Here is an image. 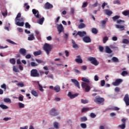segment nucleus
Wrapping results in <instances>:
<instances>
[{
	"label": "nucleus",
	"instance_id": "f257e3e1",
	"mask_svg": "<svg viewBox=\"0 0 129 129\" xmlns=\"http://www.w3.org/2000/svg\"><path fill=\"white\" fill-rule=\"evenodd\" d=\"M52 49L53 47L52 45L48 43H45L43 46V50L46 52L47 55H49L50 52L52 51Z\"/></svg>",
	"mask_w": 129,
	"mask_h": 129
},
{
	"label": "nucleus",
	"instance_id": "f03ea898",
	"mask_svg": "<svg viewBox=\"0 0 129 129\" xmlns=\"http://www.w3.org/2000/svg\"><path fill=\"white\" fill-rule=\"evenodd\" d=\"M104 100V98L100 97V96H97L95 97L94 101L96 104H103Z\"/></svg>",
	"mask_w": 129,
	"mask_h": 129
},
{
	"label": "nucleus",
	"instance_id": "7ed1b4c3",
	"mask_svg": "<svg viewBox=\"0 0 129 129\" xmlns=\"http://www.w3.org/2000/svg\"><path fill=\"white\" fill-rule=\"evenodd\" d=\"M86 35V32L85 31H78L74 30L73 35L74 36L75 38H77V36H79L81 37H84Z\"/></svg>",
	"mask_w": 129,
	"mask_h": 129
},
{
	"label": "nucleus",
	"instance_id": "20e7f679",
	"mask_svg": "<svg viewBox=\"0 0 129 129\" xmlns=\"http://www.w3.org/2000/svg\"><path fill=\"white\" fill-rule=\"evenodd\" d=\"M30 76L31 77H40V74L37 69H32L30 71Z\"/></svg>",
	"mask_w": 129,
	"mask_h": 129
},
{
	"label": "nucleus",
	"instance_id": "39448f33",
	"mask_svg": "<svg viewBox=\"0 0 129 129\" xmlns=\"http://www.w3.org/2000/svg\"><path fill=\"white\" fill-rule=\"evenodd\" d=\"M88 60L91 62V64L95 65V66H97V65L99 64V62L97 61L96 58L95 57H90L88 58Z\"/></svg>",
	"mask_w": 129,
	"mask_h": 129
},
{
	"label": "nucleus",
	"instance_id": "423d86ee",
	"mask_svg": "<svg viewBox=\"0 0 129 129\" xmlns=\"http://www.w3.org/2000/svg\"><path fill=\"white\" fill-rule=\"evenodd\" d=\"M81 85L82 88L85 89L86 92H89V91H90V86L88 85V84L85 82H82Z\"/></svg>",
	"mask_w": 129,
	"mask_h": 129
},
{
	"label": "nucleus",
	"instance_id": "0eeeda50",
	"mask_svg": "<svg viewBox=\"0 0 129 129\" xmlns=\"http://www.w3.org/2000/svg\"><path fill=\"white\" fill-rule=\"evenodd\" d=\"M56 26L58 34H61L62 32L64 31V27H63L62 24H60L59 25L57 24Z\"/></svg>",
	"mask_w": 129,
	"mask_h": 129
},
{
	"label": "nucleus",
	"instance_id": "6e6552de",
	"mask_svg": "<svg viewBox=\"0 0 129 129\" xmlns=\"http://www.w3.org/2000/svg\"><path fill=\"white\" fill-rule=\"evenodd\" d=\"M32 13L37 19H40L41 18V15L39 14V11L36 9H32Z\"/></svg>",
	"mask_w": 129,
	"mask_h": 129
},
{
	"label": "nucleus",
	"instance_id": "1a4fd4ad",
	"mask_svg": "<svg viewBox=\"0 0 129 129\" xmlns=\"http://www.w3.org/2000/svg\"><path fill=\"white\" fill-rule=\"evenodd\" d=\"M50 115H52V116H57L58 114H59V112H56V109L52 108L49 112Z\"/></svg>",
	"mask_w": 129,
	"mask_h": 129
},
{
	"label": "nucleus",
	"instance_id": "9d476101",
	"mask_svg": "<svg viewBox=\"0 0 129 129\" xmlns=\"http://www.w3.org/2000/svg\"><path fill=\"white\" fill-rule=\"evenodd\" d=\"M123 101H124L126 106H129V96L128 94H126L125 95L124 98H123Z\"/></svg>",
	"mask_w": 129,
	"mask_h": 129
},
{
	"label": "nucleus",
	"instance_id": "9b49d317",
	"mask_svg": "<svg viewBox=\"0 0 129 129\" xmlns=\"http://www.w3.org/2000/svg\"><path fill=\"white\" fill-rule=\"evenodd\" d=\"M71 81L72 82H73V83H74L76 87H78L79 89H80V84H79V82H78L77 80L72 79Z\"/></svg>",
	"mask_w": 129,
	"mask_h": 129
},
{
	"label": "nucleus",
	"instance_id": "f8f14e48",
	"mask_svg": "<svg viewBox=\"0 0 129 129\" xmlns=\"http://www.w3.org/2000/svg\"><path fill=\"white\" fill-rule=\"evenodd\" d=\"M121 82H122V79H116L114 82L112 83V85L114 86H118V85H119Z\"/></svg>",
	"mask_w": 129,
	"mask_h": 129
},
{
	"label": "nucleus",
	"instance_id": "ddd939ff",
	"mask_svg": "<svg viewBox=\"0 0 129 129\" xmlns=\"http://www.w3.org/2000/svg\"><path fill=\"white\" fill-rule=\"evenodd\" d=\"M79 95L78 93H76L74 94H73L71 92H69L68 94V96L71 98V99H73V98H75V97H77V96Z\"/></svg>",
	"mask_w": 129,
	"mask_h": 129
},
{
	"label": "nucleus",
	"instance_id": "4468645a",
	"mask_svg": "<svg viewBox=\"0 0 129 129\" xmlns=\"http://www.w3.org/2000/svg\"><path fill=\"white\" fill-rule=\"evenodd\" d=\"M44 8L46 10H49L50 9H53V5L50 4L49 2H47L44 5Z\"/></svg>",
	"mask_w": 129,
	"mask_h": 129
},
{
	"label": "nucleus",
	"instance_id": "2eb2a0df",
	"mask_svg": "<svg viewBox=\"0 0 129 129\" xmlns=\"http://www.w3.org/2000/svg\"><path fill=\"white\" fill-rule=\"evenodd\" d=\"M77 58L75 59V61L77 63H78L79 64H81L83 63V60L81 58V57L80 56V55H77Z\"/></svg>",
	"mask_w": 129,
	"mask_h": 129
},
{
	"label": "nucleus",
	"instance_id": "dca6fc26",
	"mask_svg": "<svg viewBox=\"0 0 129 129\" xmlns=\"http://www.w3.org/2000/svg\"><path fill=\"white\" fill-rule=\"evenodd\" d=\"M83 41L85 42V43H91V38L89 36H85L83 38Z\"/></svg>",
	"mask_w": 129,
	"mask_h": 129
},
{
	"label": "nucleus",
	"instance_id": "f3484780",
	"mask_svg": "<svg viewBox=\"0 0 129 129\" xmlns=\"http://www.w3.org/2000/svg\"><path fill=\"white\" fill-rule=\"evenodd\" d=\"M19 53L22 56H26V54H27V50L24 48H20L19 50Z\"/></svg>",
	"mask_w": 129,
	"mask_h": 129
},
{
	"label": "nucleus",
	"instance_id": "a211bd4d",
	"mask_svg": "<svg viewBox=\"0 0 129 129\" xmlns=\"http://www.w3.org/2000/svg\"><path fill=\"white\" fill-rule=\"evenodd\" d=\"M104 12H105V14L107 15V16H111V15H112V11L107 9L104 10Z\"/></svg>",
	"mask_w": 129,
	"mask_h": 129
},
{
	"label": "nucleus",
	"instance_id": "6ab92c4d",
	"mask_svg": "<svg viewBox=\"0 0 129 129\" xmlns=\"http://www.w3.org/2000/svg\"><path fill=\"white\" fill-rule=\"evenodd\" d=\"M115 27L116 29H120V31H124V26L116 25Z\"/></svg>",
	"mask_w": 129,
	"mask_h": 129
},
{
	"label": "nucleus",
	"instance_id": "aec40b11",
	"mask_svg": "<svg viewBox=\"0 0 129 129\" xmlns=\"http://www.w3.org/2000/svg\"><path fill=\"white\" fill-rule=\"evenodd\" d=\"M105 52L106 53H107L108 54H111V52H112V50L109 48L108 46H106L105 47Z\"/></svg>",
	"mask_w": 129,
	"mask_h": 129
},
{
	"label": "nucleus",
	"instance_id": "412c9836",
	"mask_svg": "<svg viewBox=\"0 0 129 129\" xmlns=\"http://www.w3.org/2000/svg\"><path fill=\"white\" fill-rule=\"evenodd\" d=\"M42 54V51L41 50H39L37 51H35L33 52V54L34 56H37L41 55Z\"/></svg>",
	"mask_w": 129,
	"mask_h": 129
},
{
	"label": "nucleus",
	"instance_id": "4be33fe9",
	"mask_svg": "<svg viewBox=\"0 0 129 129\" xmlns=\"http://www.w3.org/2000/svg\"><path fill=\"white\" fill-rule=\"evenodd\" d=\"M33 40H35V36H34V34L32 33L29 35V37L28 38V41H33Z\"/></svg>",
	"mask_w": 129,
	"mask_h": 129
},
{
	"label": "nucleus",
	"instance_id": "5701e85b",
	"mask_svg": "<svg viewBox=\"0 0 129 129\" xmlns=\"http://www.w3.org/2000/svg\"><path fill=\"white\" fill-rule=\"evenodd\" d=\"M16 25L19 26V27H23L24 25H25V23L24 22H19V21L16 22Z\"/></svg>",
	"mask_w": 129,
	"mask_h": 129
},
{
	"label": "nucleus",
	"instance_id": "b1692460",
	"mask_svg": "<svg viewBox=\"0 0 129 129\" xmlns=\"http://www.w3.org/2000/svg\"><path fill=\"white\" fill-rule=\"evenodd\" d=\"M86 27V25H85V24L83 23H81L80 25L78 26L79 29H84Z\"/></svg>",
	"mask_w": 129,
	"mask_h": 129
},
{
	"label": "nucleus",
	"instance_id": "393cba45",
	"mask_svg": "<svg viewBox=\"0 0 129 129\" xmlns=\"http://www.w3.org/2000/svg\"><path fill=\"white\" fill-rule=\"evenodd\" d=\"M53 90L56 92H60V86H56L55 87H54V88H53Z\"/></svg>",
	"mask_w": 129,
	"mask_h": 129
},
{
	"label": "nucleus",
	"instance_id": "a878e982",
	"mask_svg": "<svg viewBox=\"0 0 129 129\" xmlns=\"http://www.w3.org/2000/svg\"><path fill=\"white\" fill-rule=\"evenodd\" d=\"M82 80L83 81V82H86L88 84V83H89L90 81L89 80L85 77L82 78Z\"/></svg>",
	"mask_w": 129,
	"mask_h": 129
},
{
	"label": "nucleus",
	"instance_id": "bb28decb",
	"mask_svg": "<svg viewBox=\"0 0 129 129\" xmlns=\"http://www.w3.org/2000/svg\"><path fill=\"white\" fill-rule=\"evenodd\" d=\"M72 43L73 44V48H78V45H77V44H76V43L75 42V41H74V40H72Z\"/></svg>",
	"mask_w": 129,
	"mask_h": 129
},
{
	"label": "nucleus",
	"instance_id": "cd10ccee",
	"mask_svg": "<svg viewBox=\"0 0 129 129\" xmlns=\"http://www.w3.org/2000/svg\"><path fill=\"white\" fill-rule=\"evenodd\" d=\"M4 102H6V103H11L12 102V100L9 98H6L4 99Z\"/></svg>",
	"mask_w": 129,
	"mask_h": 129
},
{
	"label": "nucleus",
	"instance_id": "c85d7f7f",
	"mask_svg": "<svg viewBox=\"0 0 129 129\" xmlns=\"http://www.w3.org/2000/svg\"><path fill=\"white\" fill-rule=\"evenodd\" d=\"M35 61L36 62H37V63H38V64H41L42 63V64H45V61H43V60H40V59H38L37 58H35Z\"/></svg>",
	"mask_w": 129,
	"mask_h": 129
},
{
	"label": "nucleus",
	"instance_id": "c756f323",
	"mask_svg": "<svg viewBox=\"0 0 129 129\" xmlns=\"http://www.w3.org/2000/svg\"><path fill=\"white\" fill-rule=\"evenodd\" d=\"M118 127L120 129H125V123H123L122 124L118 125Z\"/></svg>",
	"mask_w": 129,
	"mask_h": 129
},
{
	"label": "nucleus",
	"instance_id": "7c9ffc66",
	"mask_svg": "<svg viewBox=\"0 0 129 129\" xmlns=\"http://www.w3.org/2000/svg\"><path fill=\"white\" fill-rule=\"evenodd\" d=\"M101 26L103 27V28L105 27V24H106V20L104 19V20H102L101 21Z\"/></svg>",
	"mask_w": 129,
	"mask_h": 129
},
{
	"label": "nucleus",
	"instance_id": "2f4dec72",
	"mask_svg": "<svg viewBox=\"0 0 129 129\" xmlns=\"http://www.w3.org/2000/svg\"><path fill=\"white\" fill-rule=\"evenodd\" d=\"M92 33L93 34H95V35H96L98 33V30L96 28H92Z\"/></svg>",
	"mask_w": 129,
	"mask_h": 129
},
{
	"label": "nucleus",
	"instance_id": "473e14b6",
	"mask_svg": "<svg viewBox=\"0 0 129 129\" xmlns=\"http://www.w3.org/2000/svg\"><path fill=\"white\" fill-rule=\"evenodd\" d=\"M44 20L45 18L44 17L40 18L38 21V23L39 24V25H43V23H44Z\"/></svg>",
	"mask_w": 129,
	"mask_h": 129
},
{
	"label": "nucleus",
	"instance_id": "72a5a7b5",
	"mask_svg": "<svg viewBox=\"0 0 129 129\" xmlns=\"http://www.w3.org/2000/svg\"><path fill=\"white\" fill-rule=\"evenodd\" d=\"M22 15L21 14V13H18V15H17L15 20H16V22H17V21H21V19H19V18H21Z\"/></svg>",
	"mask_w": 129,
	"mask_h": 129
},
{
	"label": "nucleus",
	"instance_id": "f704fd0d",
	"mask_svg": "<svg viewBox=\"0 0 129 129\" xmlns=\"http://www.w3.org/2000/svg\"><path fill=\"white\" fill-rule=\"evenodd\" d=\"M122 14L124 16H128V17H129V10L124 11L122 12Z\"/></svg>",
	"mask_w": 129,
	"mask_h": 129
},
{
	"label": "nucleus",
	"instance_id": "c9c22d12",
	"mask_svg": "<svg viewBox=\"0 0 129 129\" xmlns=\"http://www.w3.org/2000/svg\"><path fill=\"white\" fill-rule=\"evenodd\" d=\"M112 60L113 61L115 62V63H118V62H119V60H118V58H117V57H113L112 58Z\"/></svg>",
	"mask_w": 129,
	"mask_h": 129
},
{
	"label": "nucleus",
	"instance_id": "e433bc0d",
	"mask_svg": "<svg viewBox=\"0 0 129 129\" xmlns=\"http://www.w3.org/2000/svg\"><path fill=\"white\" fill-rule=\"evenodd\" d=\"M59 124L57 122H53V127L54 128L58 129L59 128Z\"/></svg>",
	"mask_w": 129,
	"mask_h": 129
},
{
	"label": "nucleus",
	"instance_id": "4c0bfd02",
	"mask_svg": "<svg viewBox=\"0 0 129 129\" xmlns=\"http://www.w3.org/2000/svg\"><path fill=\"white\" fill-rule=\"evenodd\" d=\"M0 107L2 108V109H8V108H9V107H7V105L4 104H1Z\"/></svg>",
	"mask_w": 129,
	"mask_h": 129
},
{
	"label": "nucleus",
	"instance_id": "58836bf2",
	"mask_svg": "<svg viewBox=\"0 0 129 129\" xmlns=\"http://www.w3.org/2000/svg\"><path fill=\"white\" fill-rule=\"evenodd\" d=\"M31 94H32V95H34V96L35 97L38 96V93H37V92H36V91L35 90L31 91Z\"/></svg>",
	"mask_w": 129,
	"mask_h": 129
},
{
	"label": "nucleus",
	"instance_id": "ea45409f",
	"mask_svg": "<svg viewBox=\"0 0 129 129\" xmlns=\"http://www.w3.org/2000/svg\"><path fill=\"white\" fill-rule=\"evenodd\" d=\"M10 62L11 64H13V65H15V64H16V59H15V58H11L10 59Z\"/></svg>",
	"mask_w": 129,
	"mask_h": 129
},
{
	"label": "nucleus",
	"instance_id": "a19ab883",
	"mask_svg": "<svg viewBox=\"0 0 129 129\" xmlns=\"http://www.w3.org/2000/svg\"><path fill=\"white\" fill-rule=\"evenodd\" d=\"M119 18H120V16L116 15V16H114L113 17H112V20H113V21H114V22H115V21L116 20H118V19H119Z\"/></svg>",
	"mask_w": 129,
	"mask_h": 129
},
{
	"label": "nucleus",
	"instance_id": "79ce46f5",
	"mask_svg": "<svg viewBox=\"0 0 129 129\" xmlns=\"http://www.w3.org/2000/svg\"><path fill=\"white\" fill-rule=\"evenodd\" d=\"M87 120V117L84 116L81 117V122H83L84 121H86Z\"/></svg>",
	"mask_w": 129,
	"mask_h": 129
},
{
	"label": "nucleus",
	"instance_id": "37998d69",
	"mask_svg": "<svg viewBox=\"0 0 129 129\" xmlns=\"http://www.w3.org/2000/svg\"><path fill=\"white\" fill-rule=\"evenodd\" d=\"M88 110H90L89 108L88 107L83 108L82 109V112H86V111H88Z\"/></svg>",
	"mask_w": 129,
	"mask_h": 129
},
{
	"label": "nucleus",
	"instance_id": "c03bdc74",
	"mask_svg": "<svg viewBox=\"0 0 129 129\" xmlns=\"http://www.w3.org/2000/svg\"><path fill=\"white\" fill-rule=\"evenodd\" d=\"M81 127L82 128H86L87 127V125L85 123H81Z\"/></svg>",
	"mask_w": 129,
	"mask_h": 129
},
{
	"label": "nucleus",
	"instance_id": "a18cd8bd",
	"mask_svg": "<svg viewBox=\"0 0 129 129\" xmlns=\"http://www.w3.org/2000/svg\"><path fill=\"white\" fill-rule=\"evenodd\" d=\"M107 41H108V37L107 36H105L103 39L104 44H105Z\"/></svg>",
	"mask_w": 129,
	"mask_h": 129
},
{
	"label": "nucleus",
	"instance_id": "49530a36",
	"mask_svg": "<svg viewBox=\"0 0 129 129\" xmlns=\"http://www.w3.org/2000/svg\"><path fill=\"white\" fill-rule=\"evenodd\" d=\"M18 105H19L20 108H24V107H25V104H24L21 102H19L18 103Z\"/></svg>",
	"mask_w": 129,
	"mask_h": 129
},
{
	"label": "nucleus",
	"instance_id": "de8ad7c7",
	"mask_svg": "<svg viewBox=\"0 0 129 129\" xmlns=\"http://www.w3.org/2000/svg\"><path fill=\"white\" fill-rule=\"evenodd\" d=\"M38 84L40 91H44V89H43V87L40 84V83H39V82H38Z\"/></svg>",
	"mask_w": 129,
	"mask_h": 129
},
{
	"label": "nucleus",
	"instance_id": "09e8293b",
	"mask_svg": "<svg viewBox=\"0 0 129 129\" xmlns=\"http://www.w3.org/2000/svg\"><path fill=\"white\" fill-rule=\"evenodd\" d=\"M7 41L8 42V43H10V44H12L13 45H17V43H16L15 42L11 40L10 39H7Z\"/></svg>",
	"mask_w": 129,
	"mask_h": 129
},
{
	"label": "nucleus",
	"instance_id": "8fccbe9b",
	"mask_svg": "<svg viewBox=\"0 0 129 129\" xmlns=\"http://www.w3.org/2000/svg\"><path fill=\"white\" fill-rule=\"evenodd\" d=\"M90 116L92 118H95V117H96V114H94V113H91Z\"/></svg>",
	"mask_w": 129,
	"mask_h": 129
},
{
	"label": "nucleus",
	"instance_id": "3c124183",
	"mask_svg": "<svg viewBox=\"0 0 129 129\" xmlns=\"http://www.w3.org/2000/svg\"><path fill=\"white\" fill-rule=\"evenodd\" d=\"M31 67H36V66H38V64L36 63L35 62H31Z\"/></svg>",
	"mask_w": 129,
	"mask_h": 129
},
{
	"label": "nucleus",
	"instance_id": "603ef678",
	"mask_svg": "<svg viewBox=\"0 0 129 129\" xmlns=\"http://www.w3.org/2000/svg\"><path fill=\"white\" fill-rule=\"evenodd\" d=\"M122 43L123 44H129V41L127 39H123Z\"/></svg>",
	"mask_w": 129,
	"mask_h": 129
},
{
	"label": "nucleus",
	"instance_id": "864d4df0",
	"mask_svg": "<svg viewBox=\"0 0 129 129\" xmlns=\"http://www.w3.org/2000/svg\"><path fill=\"white\" fill-rule=\"evenodd\" d=\"M81 101L82 103H83L84 104L88 103V100H87L81 99Z\"/></svg>",
	"mask_w": 129,
	"mask_h": 129
},
{
	"label": "nucleus",
	"instance_id": "5fc2aeb1",
	"mask_svg": "<svg viewBox=\"0 0 129 129\" xmlns=\"http://www.w3.org/2000/svg\"><path fill=\"white\" fill-rule=\"evenodd\" d=\"M35 33L36 34V35L40 38V37H41V34H40V31H38V30H36L35 31Z\"/></svg>",
	"mask_w": 129,
	"mask_h": 129
},
{
	"label": "nucleus",
	"instance_id": "6e6d98bb",
	"mask_svg": "<svg viewBox=\"0 0 129 129\" xmlns=\"http://www.w3.org/2000/svg\"><path fill=\"white\" fill-rule=\"evenodd\" d=\"M25 27L26 28L31 29V25L29 24V23L26 22L25 23Z\"/></svg>",
	"mask_w": 129,
	"mask_h": 129
},
{
	"label": "nucleus",
	"instance_id": "4d7b16f0",
	"mask_svg": "<svg viewBox=\"0 0 129 129\" xmlns=\"http://www.w3.org/2000/svg\"><path fill=\"white\" fill-rule=\"evenodd\" d=\"M127 74H128V73L126 71H124L121 73L122 76H125V75H127Z\"/></svg>",
	"mask_w": 129,
	"mask_h": 129
},
{
	"label": "nucleus",
	"instance_id": "13d9d810",
	"mask_svg": "<svg viewBox=\"0 0 129 129\" xmlns=\"http://www.w3.org/2000/svg\"><path fill=\"white\" fill-rule=\"evenodd\" d=\"M17 86H20V87H24L25 85L23 83H19L17 84Z\"/></svg>",
	"mask_w": 129,
	"mask_h": 129
},
{
	"label": "nucleus",
	"instance_id": "bf43d9fd",
	"mask_svg": "<svg viewBox=\"0 0 129 129\" xmlns=\"http://www.w3.org/2000/svg\"><path fill=\"white\" fill-rule=\"evenodd\" d=\"M1 88H3L6 90L7 89V85L6 84H3L2 85H1Z\"/></svg>",
	"mask_w": 129,
	"mask_h": 129
},
{
	"label": "nucleus",
	"instance_id": "052dcab7",
	"mask_svg": "<svg viewBox=\"0 0 129 129\" xmlns=\"http://www.w3.org/2000/svg\"><path fill=\"white\" fill-rule=\"evenodd\" d=\"M24 7H26V10H29V9H30V6L28 5V3H25Z\"/></svg>",
	"mask_w": 129,
	"mask_h": 129
},
{
	"label": "nucleus",
	"instance_id": "680f3d73",
	"mask_svg": "<svg viewBox=\"0 0 129 129\" xmlns=\"http://www.w3.org/2000/svg\"><path fill=\"white\" fill-rule=\"evenodd\" d=\"M121 23H124V21L120 19L116 21L117 24H121Z\"/></svg>",
	"mask_w": 129,
	"mask_h": 129
},
{
	"label": "nucleus",
	"instance_id": "e2e57ef3",
	"mask_svg": "<svg viewBox=\"0 0 129 129\" xmlns=\"http://www.w3.org/2000/svg\"><path fill=\"white\" fill-rule=\"evenodd\" d=\"M104 85H105V81L104 80L101 81V86L103 87V86H104Z\"/></svg>",
	"mask_w": 129,
	"mask_h": 129
},
{
	"label": "nucleus",
	"instance_id": "0e129e2a",
	"mask_svg": "<svg viewBox=\"0 0 129 129\" xmlns=\"http://www.w3.org/2000/svg\"><path fill=\"white\" fill-rule=\"evenodd\" d=\"M87 5H88V3H87V2L83 3L82 8H86V7H87Z\"/></svg>",
	"mask_w": 129,
	"mask_h": 129
},
{
	"label": "nucleus",
	"instance_id": "69168bd1",
	"mask_svg": "<svg viewBox=\"0 0 129 129\" xmlns=\"http://www.w3.org/2000/svg\"><path fill=\"white\" fill-rule=\"evenodd\" d=\"M113 4H117L118 5H120V1H119V0H116L113 2Z\"/></svg>",
	"mask_w": 129,
	"mask_h": 129
},
{
	"label": "nucleus",
	"instance_id": "338daca9",
	"mask_svg": "<svg viewBox=\"0 0 129 129\" xmlns=\"http://www.w3.org/2000/svg\"><path fill=\"white\" fill-rule=\"evenodd\" d=\"M104 49V48H103V46H100L99 47V49L100 52H103Z\"/></svg>",
	"mask_w": 129,
	"mask_h": 129
},
{
	"label": "nucleus",
	"instance_id": "774afa93",
	"mask_svg": "<svg viewBox=\"0 0 129 129\" xmlns=\"http://www.w3.org/2000/svg\"><path fill=\"white\" fill-rule=\"evenodd\" d=\"M13 71L14 72H19V70L16 68V67L14 66L13 67Z\"/></svg>",
	"mask_w": 129,
	"mask_h": 129
}]
</instances>
